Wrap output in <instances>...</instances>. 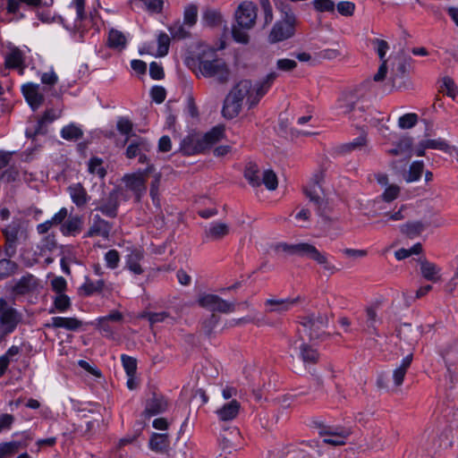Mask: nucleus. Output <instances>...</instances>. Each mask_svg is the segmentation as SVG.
Masks as SVG:
<instances>
[{
    "instance_id": "obj_1",
    "label": "nucleus",
    "mask_w": 458,
    "mask_h": 458,
    "mask_svg": "<svg viewBox=\"0 0 458 458\" xmlns=\"http://www.w3.org/2000/svg\"><path fill=\"white\" fill-rule=\"evenodd\" d=\"M276 77L277 74L273 72L254 84L249 80H242L235 84L225 98L222 109L224 117H236L244 101L249 107L256 106L270 89Z\"/></svg>"
},
{
    "instance_id": "obj_2",
    "label": "nucleus",
    "mask_w": 458,
    "mask_h": 458,
    "mask_svg": "<svg viewBox=\"0 0 458 458\" xmlns=\"http://www.w3.org/2000/svg\"><path fill=\"white\" fill-rule=\"evenodd\" d=\"M192 65L197 76L212 78L219 82H225L229 79L230 72L226 64L223 59L217 57L213 49L204 51Z\"/></svg>"
},
{
    "instance_id": "obj_3",
    "label": "nucleus",
    "mask_w": 458,
    "mask_h": 458,
    "mask_svg": "<svg viewBox=\"0 0 458 458\" xmlns=\"http://www.w3.org/2000/svg\"><path fill=\"white\" fill-rule=\"evenodd\" d=\"M257 6L252 2L242 3L235 11L236 24L233 27V39L242 44L249 41L248 30L256 23Z\"/></svg>"
},
{
    "instance_id": "obj_4",
    "label": "nucleus",
    "mask_w": 458,
    "mask_h": 458,
    "mask_svg": "<svg viewBox=\"0 0 458 458\" xmlns=\"http://www.w3.org/2000/svg\"><path fill=\"white\" fill-rule=\"evenodd\" d=\"M277 250L279 251L285 252L289 255H297L300 257H306L311 259L318 264L322 266L325 270L328 271L331 274L336 271L335 265L332 262H330L327 254L319 251L315 246L310 243H279L277 245Z\"/></svg>"
},
{
    "instance_id": "obj_5",
    "label": "nucleus",
    "mask_w": 458,
    "mask_h": 458,
    "mask_svg": "<svg viewBox=\"0 0 458 458\" xmlns=\"http://www.w3.org/2000/svg\"><path fill=\"white\" fill-rule=\"evenodd\" d=\"M225 136V128L216 126L202 136L191 135L183 140L182 150L186 155L200 152L222 140Z\"/></svg>"
},
{
    "instance_id": "obj_6",
    "label": "nucleus",
    "mask_w": 458,
    "mask_h": 458,
    "mask_svg": "<svg viewBox=\"0 0 458 458\" xmlns=\"http://www.w3.org/2000/svg\"><path fill=\"white\" fill-rule=\"evenodd\" d=\"M333 109L336 115H350L355 120L363 117L365 106L354 93H344L337 99Z\"/></svg>"
},
{
    "instance_id": "obj_7",
    "label": "nucleus",
    "mask_w": 458,
    "mask_h": 458,
    "mask_svg": "<svg viewBox=\"0 0 458 458\" xmlns=\"http://www.w3.org/2000/svg\"><path fill=\"white\" fill-rule=\"evenodd\" d=\"M294 23L293 13H285L284 18L274 25L269 34V40L276 43L291 38L293 35Z\"/></svg>"
},
{
    "instance_id": "obj_8",
    "label": "nucleus",
    "mask_w": 458,
    "mask_h": 458,
    "mask_svg": "<svg viewBox=\"0 0 458 458\" xmlns=\"http://www.w3.org/2000/svg\"><path fill=\"white\" fill-rule=\"evenodd\" d=\"M148 172V170L128 174L123 177L125 190L131 191L137 200H139L140 197L146 193Z\"/></svg>"
},
{
    "instance_id": "obj_9",
    "label": "nucleus",
    "mask_w": 458,
    "mask_h": 458,
    "mask_svg": "<svg viewBox=\"0 0 458 458\" xmlns=\"http://www.w3.org/2000/svg\"><path fill=\"white\" fill-rule=\"evenodd\" d=\"M220 448L225 454H232L242 446V437L239 428L231 427L224 430L220 435Z\"/></svg>"
},
{
    "instance_id": "obj_10",
    "label": "nucleus",
    "mask_w": 458,
    "mask_h": 458,
    "mask_svg": "<svg viewBox=\"0 0 458 458\" xmlns=\"http://www.w3.org/2000/svg\"><path fill=\"white\" fill-rule=\"evenodd\" d=\"M27 52L29 49L26 47L20 48L10 42L6 43L2 51L5 67L10 69L21 66L25 61Z\"/></svg>"
},
{
    "instance_id": "obj_11",
    "label": "nucleus",
    "mask_w": 458,
    "mask_h": 458,
    "mask_svg": "<svg viewBox=\"0 0 458 458\" xmlns=\"http://www.w3.org/2000/svg\"><path fill=\"white\" fill-rule=\"evenodd\" d=\"M5 303L0 301V340L16 328L20 318L18 314L10 308H4Z\"/></svg>"
},
{
    "instance_id": "obj_12",
    "label": "nucleus",
    "mask_w": 458,
    "mask_h": 458,
    "mask_svg": "<svg viewBox=\"0 0 458 458\" xmlns=\"http://www.w3.org/2000/svg\"><path fill=\"white\" fill-rule=\"evenodd\" d=\"M199 304L212 311H219L224 313L233 312L235 304L226 301L215 294H204L199 297Z\"/></svg>"
},
{
    "instance_id": "obj_13",
    "label": "nucleus",
    "mask_w": 458,
    "mask_h": 458,
    "mask_svg": "<svg viewBox=\"0 0 458 458\" xmlns=\"http://www.w3.org/2000/svg\"><path fill=\"white\" fill-rule=\"evenodd\" d=\"M349 434V429L334 426H326L319 431L322 442L331 445H344Z\"/></svg>"
},
{
    "instance_id": "obj_14",
    "label": "nucleus",
    "mask_w": 458,
    "mask_h": 458,
    "mask_svg": "<svg viewBox=\"0 0 458 458\" xmlns=\"http://www.w3.org/2000/svg\"><path fill=\"white\" fill-rule=\"evenodd\" d=\"M157 48L155 49L154 43H146L143 44L139 48L140 55H150L155 57H163L165 56L169 50L170 46V38L165 32H159L157 35Z\"/></svg>"
},
{
    "instance_id": "obj_15",
    "label": "nucleus",
    "mask_w": 458,
    "mask_h": 458,
    "mask_svg": "<svg viewBox=\"0 0 458 458\" xmlns=\"http://www.w3.org/2000/svg\"><path fill=\"white\" fill-rule=\"evenodd\" d=\"M299 298L278 299L268 298L264 302L265 312L270 314L283 315L291 310L298 302Z\"/></svg>"
},
{
    "instance_id": "obj_16",
    "label": "nucleus",
    "mask_w": 458,
    "mask_h": 458,
    "mask_svg": "<svg viewBox=\"0 0 458 458\" xmlns=\"http://www.w3.org/2000/svg\"><path fill=\"white\" fill-rule=\"evenodd\" d=\"M452 445L451 431H445L439 436L432 437L428 443L426 451L428 455H438L443 450L447 449Z\"/></svg>"
},
{
    "instance_id": "obj_17",
    "label": "nucleus",
    "mask_w": 458,
    "mask_h": 458,
    "mask_svg": "<svg viewBox=\"0 0 458 458\" xmlns=\"http://www.w3.org/2000/svg\"><path fill=\"white\" fill-rule=\"evenodd\" d=\"M129 197L123 194L122 189H115L109 193L108 198L98 207V209L106 216L113 217L116 216L117 207L121 199Z\"/></svg>"
},
{
    "instance_id": "obj_18",
    "label": "nucleus",
    "mask_w": 458,
    "mask_h": 458,
    "mask_svg": "<svg viewBox=\"0 0 458 458\" xmlns=\"http://www.w3.org/2000/svg\"><path fill=\"white\" fill-rule=\"evenodd\" d=\"M292 347L299 350V356L302 360L305 366L314 364L318 360V352L312 346L309 345L305 339L301 336L300 339L293 341Z\"/></svg>"
},
{
    "instance_id": "obj_19",
    "label": "nucleus",
    "mask_w": 458,
    "mask_h": 458,
    "mask_svg": "<svg viewBox=\"0 0 458 458\" xmlns=\"http://www.w3.org/2000/svg\"><path fill=\"white\" fill-rule=\"evenodd\" d=\"M326 326V322L322 318H315L314 316L306 317L301 321L302 332L310 340L320 337V331Z\"/></svg>"
},
{
    "instance_id": "obj_20",
    "label": "nucleus",
    "mask_w": 458,
    "mask_h": 458,
    "mask_svg": "<svg viewBox=\"0 0 458 458\" xmlns=\"http://www.w3.org/2000/svg\"><path fill=\"white\" fill-rule=\"evenodd\" d=\"M21 92L33 110L38 108L43 103L44 96L39 91L38 84L27 82L21 86Z\"/></svg>"
},
{
    "instance_id": "obj_21",
    "label": "nucleus",
    "mask_w": 458,
    "mask_h": 458,
    "mask_svg": "<svg viewBox=\"0 0 458 458\" xmlns=\"http://www.w3.org/2000/svg\"><path fill=\"white\" fill-rule=\"evenodd\" d=\"M240 409L241 403L233 399L221 404L215 413L220 421H232L238 416Z\"/></svg>"
},
{
    "instance_id": "obj_22",
    "label": "nucleus",
    "mask_w": 458,
    "mask_h": 458,
    "mask_svg": "<svg viewBox=\"0 0 458 458\" xmlns=\"http://www.w3.org/2000/svg\"><path fill=\"white\" fill-rule=\"evenodd\" d=\"M24 437V441L13 440L9 442L0 443V458H8L16 454L21 447L26 448L28 446L27 440H30L29 434L26 431L21 433Z\"/></svg>"
},
{
    "instance_id": "obj_23",
    "label": "nucleus",
    "mask_w": 458,
    "mask_h": 458,
    "mask_svg": "<svg viewBox=\"0 0 458 458\" xmlns=\"http://www.w3.org/2000/svg\"><path fill=\"white\" fill-rule=\"evenodd\" d=\"M111 229L112 226L107 221L104 220L99 216H96L86 236H101L104 239H107L109 237Z\"/></svg>"
},
{
    "instance_id": "obj_24",
    "label": "nucleus",
    "mask_w": 458,
    "mask_h": 458,
    "mask_svg": "<svg viewBox=\"0 0 458 458\" xmlns=\"http://www.w3.org/2000/svg\"><path fill=\"white\" fill-rule=\"evenodd\" d=\"M67 191L72 203L78 208L84 207L90 199L86 189L79 182L71 184Z\"/></svg>"
},
{
    "instance_id": "obj_25",
    "label": "nucleus",
    "mask_w": 458,
    "mask_h": 458,
    "mask_svg": "<svg viewBox=\"0 0 458 458\" xmlns=\"http://www.w3.org/2000/svg\"><path fill=\"white\" fill-rule=\"evenodd\" d=\"M131 40L129 34L111 29L108 32L107 44L110 48L122 51L126 48L128 42Z\"/></svg>"
},
{
    "instance_id": "obj_26",
    "label": "nucleus",
    "mask_w": 458,
    "mask_h": 458,
    "mask_svg": "<svg viewBox=\"0 0 458 458\" xmlns=\"http://www.w3.org/2000/svg\"><path fill=\"white\" fill-rule=\"evenodd\" d=\"M143 259V252L139 249H134L126 256L125 264L126 267L134 275H140L143 273V268L140 261Z\"/></svg>"
},
{
    "instance_id": "obj_27",
    "label": "nucleus",
    "mask_w": 458,
    "mask_h": 458,
    "mask_svg": "<svg viewBox=\"0 0 458 458\" xmlns=\"http://www.w3.org/2000/svg\"><path fill=\"white\" fill-rule=\"evenodd\" d=\"M443 359L445 363L447 377L452 383H456L458 380V371L453 367L458 363V351H446L443 353Z\"/></svg>"
},
{
    "instance_id": "obj_28",
    "label": "nucleus",
    "mask_w": 458,
    "mask_h": 458,
    "mask_svg": "<svg viewBox=\"0 0 458 458\" xmlns=\"http://www.w3.org/2000/svg\"><path fill=\"white\" fill-rule=\"evenodd\" d=\"M381 322L380 318L377 314V309L376 306H368L365 310V324L363 330L373 334L376 333L377 326Z\"/></svg>"
},
{
    "instance_id": "obj_29",
    "label": "nucleus",
    "mask_w": 458,
    "mask_h": 458,
    "mask_svg": "<svg viewBox=\"0 0 458 458\" xmlns=\"http://www.w3.org/2000/svg\"><path fill=\"white\" fill-rule=\"evenodd\" d=\"M293 458H314L316 455L320 454L318 448V442L312 440L309 443H302L301 446L293 451Z\"/></svg>"
},
{
    "instance_id": "obj_30",
    "label": "nucleus",
    "mask_w": 458,
    "mask_h": 458,
    "mask_svg": "<svg viewBox=\"0 0 458 458\" xmlns=\"http://www.w3.org/2000/svg\"><path fill=\"white\" fill-rule=\"evenodd\" d=\"M7 243V252L12 255L15 251V242L21 234V226L18 223L9 225L4 231Z\"/></svg>"
},
{
    "instance_id": "obj_31",
    "label": "nucleus",
    "mask_w": 458,
    "mask_h": 458,
    "mask_svg": "<svg viewBox=\"0 0 458 458\" xmlns=\"http://www.w3.org/2000/svg\"><path fill=\"white\" fill-rule=\"evenodd\" d=\"M81 325L82 322L76 318L54 317L51 318V324L49 326L55 328H64L75 331L79 329Z\"/></svg>"
},
{
    "instance_id": "obj_32",
    "label": "nucleus",
    "mask_w": 458,
    "mask_h": 458,
    "mask_svg": "<svg viewBox=\"0 0 458 458\" xmlns=\"http://www.w3.org/2000/svg\"><path fill=\"white\" fill-rule=\"evenodd\" d=\"M163 0H131V8L149 13H159L163 8Z\"/></svg>"
},
{
    "instance_id": "obj_33",
    "label": "nucleus",
    "mask_w": 458,
    "mask_h": 458,
    "mask_svg": "<svg viewBox=\"0 0 458 458\" xmlns=\"http://www.w3.org/2000/svg\"><path fill=\"white\" fill-rule=\"evenodd\" d=\"M229 233V227L223 222H213L206 229V237L209 240H219Z\"/></svg>"
},
{
    "instance_id": "obj_34",
    "label": "nucleus",
    "mask_w": 458,
    "mask_h": 458,
    "mask_svg": "<svg viewBox=\"0 0 458 458\" xmlns=\"http://www.w3.org/2000/svg\"><path fill=\"white\" fill-rule=\"evenodd\" d=\"M149 447L152 451L164 454L168 450L169 439L166 434L154 433L149 440Z\"/></svg>"
},
{
    "instance_id": "obj_35",
    "label": "nucleus",
    "mask_w": 458,
    "mask_h": 458,
    "mask_svg": "<svg viewBox=\"0 0 458 458\" xmlns=\"http://www.w3.org/2000/svg\"><path fill=\"white\" fill-rule=\"evenodd\" d=\"M412 360V356L411 354L405 356L399 367H397L393 371V381L396 386H399L403 384V378L405 377L406 371L410 367Z\"/></svg>"
},
{
    "instance_id": "obj_36",
    "label": "nucleus",
    "mask_w": 458,
    "mask_h": 458,
    "mask_svg": "<svg viewBox=\"0 0 458 458\" xmlns=\"http://www.w3.org/2000/svg\"><path fill=\"white\" fill-rule=\"evenodd\" d=\"M82 220L80 216L69 217L61 226L64 235H75L80 233Z\"/></svg>"
},
{
    "instance_id": "obj_37",
    "label": "nucleus",
    "mask_w": 458,
    "mask_h": 458,
    "mask_svg": "<svg viewBox=\"0 0 458 458\" xmlns=\"http://www.w3.org/2000/svg\"><path fill=\"white\" fill-rule=\"evenodd\" d=\"M440 269L433 263L427 260L420 262V272L423 277L428 281L437 282L439 279Z\"/></svg>"
},
{
    "instance_id": "obj_38",
    "label": "nucleus",
    "mask_w": 458,
    "mask_h": 458,
    "mask_svg": "<svg viewBox=\"0 0 458 458\" xmlns=\"http://www.w3.org/2000/svg\"><path fill=\"white\" fill-rule=\"evenodd\" d=\"M166 402L163 398H153L147 403L145 414L148 417L155 416L165 411Z\"/></svg>"
},
{
    "instance_id": "obj_39",
    "label": "nucleus",
    "mask_w": 458,
    "mask_h": 458,
    "mask_svg": "<svg viewBox=\"0 0 458 458\" xmlns=\"http://www.w3.org/2000/svg\"><path fill=\"white\" fill-rule=\"evenodd\" d=\"M105 282L103 279L93 281L88 277L85 278L84 283L81 286V290L86 295H91L95 293H99L104 289Z\"/></svg>"
},
{
    "instance_id": "obj_40",
    "label": "nucleus",
    "mask_w": 458,
    "mask_h": 458,
    "mask_svg": "<svg viewBox=\"0 0 458 458\" xmlns=\"http://www.w3.org/2000/svg\"><path fill=\"white\" fill-rule=\"evenodd\" d=\"M47 123L40 118L37 121H30L28 127L26 128V136L29 138H34L37 135L45 134L47 131Z\"/></svg>"
},
{
    "instance_id": "obj_41",
    "label": "nucleus",
    "mask_w": 458,
    "mask_h": 458,
    "mask_svg": "<svg viewBox=\"0 0 458 458\" xmlns=\"http://www.w3.org/2000/svg\"><path fill=\"white\" fill-rule=\"evenodd\" d=\"M61 136L66 140H77L82 136V131L79 126L71 123L61 130Z\"/></svg>"
},
{
    "instance_id": "obj_42",
    "label": "nucleus",
    "mask_w": 458,
    "mask_h": 458,
    "mask_svg": "<svg viewBox=\"0 0 458 458\" xmlns=\"http://www.w3.org/2000/svg\"><path fill=\"white\" fill-rule=\"evenodd\" d=\"M88 170L91 174H95L99 178H104L106 170L103 166L102 160L98 157H92L89 161Z\"/></svg>"
},
{
    "instance_id": "obj_43",
    "label": "nucleus",
    "mask_w": 458,
    "mask_h": 458,
    "mask_svg": "<svg viewBox=\"0 0 458 458\" xmlns=\"http://www.w3.org/2000/svg\"><path fill=\"white\" fill-rule=\"evenodd\" d=\"M367 144V139L365 135H360L355 138L352 141L344 144L341 147V151L343 153H347L356 149H361Z\"/></svg>"
},
{
    "instance_id": "obj_44",
    "label": "nucleus",
    "mask_w": 458,
    "mask_h": 458,
    "mask_svg": "<svg viewBox=\"0 0 458 458\" xmlns=\"http://www.w3.org/2000/svg\"><path fill=\"white\" fill-rule=\"evenodd\" d=\"M423 168L424 164L422 161H414L410 166L406 181L409 182L418 181L423 173Z\"/></svg>"
},
{
    "instance_id": "obj_45",
    "label": "nucleus",
    "mask_w": 458,
    "mask_h": 458,
    "mask_svg": "<svg viewBox=\"0 0 458 458\" xmlns=\"http://www.w3.org/2000/svg\"><path fill=\"white\" fill-rule=\"evenodd\" d=\"M185 26L184 22L181 23L180 21H176L171 25L168 30L174 38L182 39L189 36V30Z\"/></svg>"
},
{
    "instance_id": "obj_46",
    "label": "nucleus",
    "mask_w": 458,
    "mask_h": 458,
    "mask_svg": "<svg viewBox=\"0 0 458 458\" xmlns=\"http://www.w3.org/2000/svg\"><path fill=\"white\" fill-rule=\"evenodd\" d=\"M147 148V143L143 140H137L130 143L126 149V156L133 158L140 154L141 149Z\"/></svg>"
},
{
    "instance_id": "obj_47",
    "label": "nucleus",
    "mask_w": 458,
    "mask_h": 458,
    "mask_svg": "<svg viewBox=\"0 0 458 458\" xmlns=\"http://www.w3.org/2000/svg\"><path fill=\"white\" fill-rule=\"evenodd\" d=\"M262 182L267 190H276L278 184L276 174L270 169L265 170L262 174Z\"/></svg>"
},
{
    "instance_id": "obj_48",
    "label": "nucleus",
    "mask_w": 458,
    "mask_h": 458,
    "mask_svg": "<svg viewBox=\"0 0 458 458\" xmlns=\"http://www.w3.org/2000/svg\"><path fill=\"white\" fill-rule=\"evenodd\" d=\"M423 148L439 149L445 152H449L450 146L443 139L427 140L422 143Z\"/></svg>"
},
{
    "instance_id": "obj_49",
    "label": "nucleus",
    "mask_w": 458,
    "mask_h": 458,
    "mask_svg": "<svg viewBox=\"0 0 458 458\" xmlns=\"http://www.w3.org/2000/svg\"><path fill=\"white\" fill-rule=\"evenodd\" d=\"M54 306L58 312H64L70 308L71 300L65 293L56 294L54 299Z\"/></svg>"
},
{
    "instance_id": "obj_50",
    "label": "nucleus",
    "mask_w": 458,
    "mask_h": 458,
    "mask_svg": "<svg viewBox=\"0 0 458 458\" xmlns=\"http://www.w3.org/2000/svg\"><path fill=\"white\" fill-rule=\"evenodd\" d=\"M122 363L127 376H135L137 370V360L136 359L123 354L121 356Z\"/></svg>"
},
{
    "instance_id": "obj_51",
    "label": "nucleus",
    "mask_w": 458,
    "mask_h": 458,
    "mask_svg": "<svg viewBox=\"0 0 458 458\" xmlns=\"http://www.w3.org/2000/svg\"><path fill=\"white\" fill-rule=\"evenodd\" d=\"M418 123V115L414 113L405 114L398 120V126L401 129H411Z\"/></svg>"
},
{
    "instance_id": "obj_52",
    "label": "nucleus",
    "mask_w": 458,
    "mask_h": 458,
    "mask_svg": "<svg viewBox=\"0 0 458 458\" xmlns=\"http://www.w3.org/2000/svg\"><path fill=\"white\" fill-rule=\"evenodd\" d=\"M198 16V9L195 5L190 4L184 10L183 22L189 28L196 23Z\"/></svg>"
},
{
    "instance_id": "obj_53",
    "label": "nucleus",
    "mask_w": 458,
    "mask_h": 458,
    "mask_svg": "<svg viewBox=\"0 0 458 458\" xmlns=\"http://www.w3.org/2000/svg\"><path fill=\"white\" fill-rule=\"evenodd\" d=\"M106 267L115 269L120 262V255L116 250H110L104 256Z\"/></svg>"
},
{
    "instance_id": "obj_54",
    "label": "nucleus",
    "mask_w": 458,
    "mask_h": 458,
    "mask_svg": "<svg viewBox=\"0 0 458 458\" xmlns=\"http://www.w3.org/2000/svg\"><path fill=\"white\" fill-rule=\"evenodd\" d=\"M423 229V225L420 222L407 223L401 226V231L409 237H414Z\"/></svg>"
},
{
    "instance_id": "obj_55",
    "label": "nucleus",
    "mask_w": 458,
    "mask_h": 458,
    "mask_svg": "<svg viewBox=\"0 0 458 458\" xmlns=\"http://www.w3.org/2000/svg\"><path fill=\"white\" fill-rule=\"evenodd\" d=\"M442 90L453 99H454L458 94V88L456 84L451 78L448 77L443 79Z\"/></svg>"
},
{
    "instance_id": "obj_56",
    "label": "nucleus",
    "mask_w": 458,
    "mask_h": 458,
    "mask_svg": "<svg viewBox=\"0 0 458 458\" xmlns=\"http://www.w3.org/2000/svg\"><path fill=\"white\" fill-rule=\"evenodd\" d=\"M421 250L420 243H416L410 249H400L394 252V256L396 259L402 260L404 259L413 254H419Z\"/></svg>"
},
{
    "instance_id": "obj_57",
    "label": "nucleus",
    "mask_w": 458,
    "mask_h": 458,
    "mask_svg": "<svg viewBox=\"0 0 458 458\" xmlns=\"http://www.w3.org/2000/svg\"><path fill=\"white\" fill-rule=\"evenodd\" d=\"M41 82L48 87L55 85L58 81V75L51 67L48 71L39 74Z\"/></svg>"
},
{
    "instance_id": "obj_58",
    "label": "nucleus",
    "mask_w": 458,
    "mask_h": 458,
    "mask_svg": "<svg viewBox=\"0 0 458 458\" xmlns=\"http://www.w3.org/2000/svg\"><path fill=\"white\" fill-rule=\"evenodd\" d=\"M312 4L314 9L320 13L333 12L335 6L333 0H313Z\"/></svg>"
},
{
    "instance_id": "obj_59",
    "label": "nucleus",
    "mask_w": 458,
    "mask_h": 458,
    "mask_svg": "<svg viewBox=\"0 0 458 458\" xmlns=\"http://www.w3.org/2000/svg\"><path fill=\"white\" fill-rule=\"evenodd\" d=\"M373 45L376 47V51L379 56L381 62L387 61L386 59V55L389 49L388 43L386 40L376 38L372 41Z\"/></svg>"
},
{
    "instance_id": "obj_60",
    "label": "nucleus",
    "mask_w": 458,
    "mask_h": 458,
    "mask_svg": "<svg viewBox=\"0 0 458 458\" xmlns=\"http://www.w3.org/2000/svg\"><path fill=\"white\" fill-rule=\"evenodd\" d=\"M338 13L343 16H352L355 11V4L350 1H341L336 5Z\"/></svg>"
},
{
    "instance_id": "obj_61",
    "label": "nucleus",
    "mask_w": 458,
    "mask_h": 458,
    "mask_svg": "<svg viewBox=\"0 0 458 458\" xmlns=\"http://www.w3.org/2000/svg\"><path fill=\"white\" fill-rule=\"evenodd\" d=\"M16 268L14 262L9 259L0 260V278L6 277L12 275Z\"/></svg>"
},
{
    "instance_id": "obj_62",
    "label": "nucleus",
    "mask_w": 458,
    "mask_h": 458,
    "mask_svg": "<svg viewBox=\"0 0 458 458\" xmlns=\"http://www.w3.org/2000/svg\"><path fill=\"white\" fill-rule=\"evenodd\" d=\"M51 287L56 294L64 293L67 288V282L63 276H55L51 280Z\"/></svg>"
},
{
    "instance_id": "obj_63",
    "label": "nucleus",
    "mask_w": 458,
    "mask_h": 458,
    "mask_svg": "<svg viewBox=\"0 0 458 458\" xmlns=\"http://www.w3.org/2000/svg\"><path fill=\"white\" fill-rule=\"evenodd\" d=\"M203 20L208 25L213 26L221 21V14L215 10H207L203 14Z\"/></svg>"
},
{
    "instance_id": "obj_64",
    "label": "nucleus",
    "mask_w": 458,
    "mask_h": 458,
    "mask_svg": "<svg viewBox=\"0 0 458 458\" xmlns=\"http://www.w3.org/2000/svg\"><path fill=\"white\" fill-rule=\"evenodd\" d=\"M14 417L8 413H0V433L11 429Z\"/></svg>"
}]
</instances>
